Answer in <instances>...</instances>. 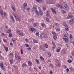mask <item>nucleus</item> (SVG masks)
<instances>
[{"label": "nucleus", "instance_id": "obj_1", "mask_svg": "<svg viewBox=\"0 0 74 74\" xmlns=\"http://www.w3.org/2000/svg\"><path fill=\"white\" fill-rule=\"evenodd\" d=\"M40 37L41 38H45L47 37V35L46 34L44 33H42L40 35Z\"/></svg>", "mask_w": 74, "mask_h": 74}, {"label": "nucleus", "instance_id": "obj_2", "mask_svg": "<svg viewBox=\"0 0 74 74\" xmlns=\"http://www.w3.org/2000/svg\"><path fill=\"white\" fill-rule=\"evenodd\" d=\"M65 4L66 5L65 7V10L66 11H68V10H69L70 8H69V6H68V5H67L66 3Z\"/></svg>", "mask_w": 74, "mask_h": 74}, {"label": "nucleus", "instance_id": "obj_3", "mask_svg": "<svg viewBox=\"0 0 74 74\" xmlns=\"http://www.w3.org/2000/svg\"><path fill=\"white\" fill-rule=\"evenodd\" d=\"M15 18L16 21H18L19 22L21 21V20H20V18L18 17V16H17L16 18Z\"/></svg>", "mask_w": 74, "mask_h": 74}, {"label": "nucleus", "instance_id": "obj_4", "mask_svg": "<svg viewBox=\"0 0 74 74\" xmlns=\"http://www.w3.org/2000/svg\"><path fill=\"white\" fill-rule=\"evenodd\" d=\"M51 10L53 12V14H56V11H55V10L54 9H51Z\"/></svg>", "mask_w": 74, "mask_h": 74}, {"label": "nucleus", "instance_id": "obj_5", "mask_svg": "<svg viewBox=\"0 0 74 74\" xmlns=\"http://www.w3.org/2000/svg\"><path fill=\"white\" fill-rule=\"evenodd\" d=\"M15 58H17L18 60H21V57L20 56H19L18 57L17 56H15Z\"/></svg>", "mask_w": 74, "mask_h": 74}, {"label": "nucleus", "instance_id": "obj_6", "mask_svg": "<svg viewBox=\"0 0 74 74\" xmlns=\"http://www.w3.org/2000/svg\"><path fill=\"white\" fill-rule=\"evenodd\" d=\"M73 17H74L73 16L68 15L67 17V19H70V18H73Z\"/></svg>", "mask_w": 74, "mask_h": 74}, {"label": "nucleus", "instance_id": "obj_7", "mask_svg": "<svg viewBox=\"0 0 74 74\" xmlns=\"http://www.w3.org/2000/svg\"><path fill=\"white\" fill-rule=\"evenodd\" d=\"M33 8L35 11L37 10V6L36 5H33Z\"/></svg>", "mask_w": 74, "mask_h": 74}, {"label": "nucleus", "instance_id": "obj_8", "mask_svg": "<svg viewBox=\"0 0 74 74\" xmlns=\"http://www.w3.org/2000/svg\"><path fill=\"white\" fill-rule=\"evenodd\" d=\"M0 66L2 69L3 70H4V66H3V63L1 64Z\"/></svg>", "mask_w": 74, "mask_h": 74}, {"label": "nucleus", "instance_id": "obj_9", "mask_svg": "<svg viewBox=\"0 0 74 74\" xmlns=\"http://www.w3.org/2000/svg\"><path fill=\"white\" fill-rule=\"evenodd\" d=\"M0 14L2 16L3 15V10H0Z\"/></svg>", "mask_w": 74, "mask_h": 74}, {"label": "nucleus", "instance_id": "obj_10", "mask_svg": "<svg viewBox=\"0 0 74 74\" xmlns=\"http://www.w3.org/2000/svg\"><path fill=\"white\" fill-rule=\"evenodd\" d=\"M65 42H69V37H67L66 38H65Z\"/></svg>", "mask_w": 74, "mask_h": 74}, {"label": "nucleus", "instance_id": "obj_11", "mask_svg": "<svg viewBox=\"0 0 74 74\" xmlns=\"http://www.w3.org/2000/svg\"><path fill=\"white\" fill-rule=\"evenodd\" d=\"M13 15L15 17V18H16L18 16L17 14H16L15 13H13Z\"/></svg>", "mask_w": 74, "mask_h": 74}, {"label": "nucleus", "instance_id": "obj_12", "mask_svg": "<svg viewBox=\"0 0 74 74\" xmlns=\"http://www.w3.org/2000/svg\"><path fill=\"white\" fill-rule=\"evenodd\" d=\"M11 18V19L12 22H15V20H14V17L12 16H10Z\"/></svg>", "mask_w": 74, "mask_h": 74}, {"label": "nucleus", "instance_id": "obj_13", "mask_svg": "<svg viewBox=\"0 0 74 74\" xmlns=\"http://www.w3.org/2000/svg\"><path fill=\"white\" fill-rule=\"evenodd\" d=\"M29 30L30 32H33V30H34V29L30 28L29 29Z\"/></svg>", "mask_w": 74, "mask_h": 74}, {"label": "nucleus", "instance_id": "obj_14", "mask_svg": "<svg viewBox=\"0 0 74 74\" xmlns=\"http://www.w3.org/2000/svg\"><path fill=\"white\" fill-rule=\"evenodd\" d=\"M35 11L36 12V14L38 15H40V12H39L37 10H35Z\"/></svg>", "mask_w": 74, "mask_h": 74}, {"label": "nucleus", "instance_id": "obj_15", "mask_svg": "<svg viewBox=\"0 0 74 74\" xmlns=\"http://www.w3.org/2000/svg\"><path fill=\"white\" fill-rule=\"evenodd\" d=\"M44 47L46 48H48V46L47 44H46L45 45Z\"/></svg>", "mask_w": 74, "mask_h": 74}, {"label": "nucleus", "instance_id": "obj_16", "mask_svg": "<svg viewBox=\"0 0 74 74\" xmlns=\"http://www.w3.org/2000/svg\"><path fill=\"white\" fill-rule=\"evenodd\" d=\"M28 64H29V66H32V62H30V61H28Z\"/></svg>", "mask_w": 74, "mask_h": 74}, {"label": "nucleus", "instance_id": "obj_17", "mask_svg": "<svg viewBox=\"0 0 74 74\" xmlns=\"http://www.w3.org/2000/svg\"><path fill=\"white\" fill-rule=\"evenodd\" d=\"M14 55L12 53H11L9 55V56H13Z\"/></svg>", "mask_w": 74, "mask_h": 74}, {"label": "nucleus", "instance_id": "obj_18", "mask_svg": "<svg viewBox=\"0 0 74 74\" xmlns=\"http://www.w3.org/2000/svg\"><path fill=\"white\" fill-rule=\"evenodd\" d=\"M73 36H72V35L71 34H70L69 35V38L70 39H72L73 38Z\"/></svg>", "mask_w": 74, "mask_h": 74}, {"label": "nucleus", "instance_id": "obj_19", "mask_svg": "<svg viewBox=\"0 0 74 74\" xmlns=\"http://www.w3.org/2000/svg\"><path fill=\"white\" fill-rule=\"evenodd\" d=\"M33 41L34 43H38V41H37V40H33Z\"/></svg>", "mask_w": 74, "mask_h": 74}, {"label": "nucleus", "instance_id": "obj_20", "mask_svg": "<svg viewBox=\"0 0 74 74\" xmlns=\"http://www.w3.org/2000/svg\"><path fill=\"white\" fill-rule=\"evenodd\" d=\"M25 47H27V48H28L29 47V45L27 44H25Z\"/></svg>", "mask_w": 74, "mask_h": 74}, {"label": "nucleus", "instance_id": "obj_21", "mask_svg": "<svg viewBox=\"0 0 74 74\" xmlns=\"http://www.w3.org/2000/svg\"><path fill=\"white\" fill-rule=\"evenodd\" d=\"M67 62L68 63H71L72 62V60H71L70 59H69V60H68Z\"/></svg>", "mask_w": 74, "mask_h": 74}, {"label": "nucleus", "instance_id": "obj_22", "mask_svg": "<svg viewBox=\"0 0 74 74\" xmlns=\"http://www.w3.org/2000/svg\"><path fill=\"white\" fill-rule=\"evenodd\" d=\"M46 20L47 22H50V20H49V18H46Z\"/></svg>", "mask_w": 74, "mask_h": 74}, {"label": "nucleus", "instance_id": "obj_23", "mask_svg": "<svg viewBox=\"0 0 74 74\" xmlns=\"http://www.w3.org/2000/svg\"><path fill=\"white\" fill-rule=\"evenodd\" d=\"M40 59L41 60H42L43 61H44V58L42 57V56H40Z\"/></svg>", "mask_w": 74, "mask_h": 74}, {"label": "nucleus", "instance_id": "obj_24", "mask_svg": "<svg viewBox=\"0 0 74 74\" xmlns=\"http://www.w3.org/2000/svg\"><path fill=\"white\" fill-rule=\"evenodd\" d=\"M71 55L72 56H74V51H72Z\"/></svg>", "mask_w": 74, "mask_h": 74}, {"label": "nucleus", "instance_id": "obj_25", "mask_svg": "<svg viewBox=\"0 0 74 74\" xmlns=\"http://www.w3.org/2000/svg\"><path fill=\"white\" fill-rule=\"evenodd\" d=\"M65 30L66 32H68V31H69V29L68 28L66 27L65 28Z\"/></svg>", "mask_w": 74, "mask_h": 74}, {"label": "nucleus", "instance_id": "obj_26", "mask_svg": "<svg viewBox=\"0 0 74 74\" xmlns=\"http://www.w3.org/2000/svg\"><path fill=\"white\" fill-rule=\"evenodd\" d=\"M57 38V37H56V36L55 35L54 36H53V38L54 40H56Z\"/></svg>", "mask_w": 74, "mask_h": 74}, {"label": "nucleus", "instance_id": "obj_27", "mask_svg": "<svg viewBox=\"0 0 74 74\" xmlns=\"http://www.w3.org/2000/svg\"><path fill=\"white\" fill-rule=\"evenodd\" d=\"M26 66V64L25 63H23L22 64V66L23 67H24V66Z\"/></svg>", "mask_w": 74, "mask_h": 74}, {"label": "nucleus", "instance_id": "obj_28", "mask_svg": "<svg viewBox=\"0 0 74 74\" xmlns=\"http://www.w3.org/2000/svg\"><path fill=\"white\" fill-rule=\"evenodd\" d=\"M36 36H39V33H38V32L37 31L36 33Z\"/></svg>", "mask_w": 74, "mask_h": 74}, {"label": "nucleus", "instance_id": "obj_29", "mask_svg": "<svg viewBox=\"0 0 74 74\" xmlns=\"http://www.w3.org/2000/svg\"><path fill=\"white\" fill-rule=\"evenodd\" d=\"M37 26V23H34V27H36Z\"/></svg>", "mask_w": 74, "mask_h": 74}, {"label": "nucleus", "instance_id": "obj_30", "mask_svg": "<svg viewBox=\"0 0 74 74\" xmlns=\"http://www.w3.org/2000/svg\"><path fill=\"white\" fill-rule=\"evenodd\" d=\"M23 5L25 6V7H26V6H27V3H24L23 4Z\"/></svg>", "mask_w": 74, "mask_h": 74}, {"label": "nucleus", "instance_id": "obj_31", "mask_svg": "<svg viewBox=\"0 0 74 74\" xmlns=\"http://www.w3.org/2000/svg\"><path fill=\"white\" fill-rule=\"evenodd\" d=\"M62 6L63 7H65V3L63 2L62 4Z\"/></svg>", "mask_w": 74, "mask_h": 74}, {"label": "nucleus", "instance_id": "obj_32", "mask_svg": "<svg viewBox=\"0 0 74 74\" xmlns=\"http://www.w3.org/2000/svg\"><path fill=\"white\" fill-rule=\"evenodd\" d=\"M45 25V24H44V23H42L41 24V26L42 27H44V25Z\"/></svg>", "mask_w": 74, "mask_h": 74}, {"label": "nucleus", "instance_id": "obj_33", "mask_svg": "<svg viewBox=\"0 0 74 74\" xmlns=\"http://www.w3.org/2000/svg\"><path fill=\"white\" fill-rule=\"evenodd\" d=\"M12 9L14 11H15V8H14V7H12Z\"/></svg>", "mask_w": 74, "mask_h": 74}, {"label": "nucleus", "instance_id": "obj_34", "mask_svg": "<svg viewBox=\"0 0 74 74\" xmlns=\"http://www.w3.org/2000/svg\"><path fill=\"white\" fill-rule=\"evenodd\" d=\"M9 36L10 37H12V34L10 33L9 34Z\"/></svg>", "mask_w": 74, "mask_h": 74}, {"label": "nucleus", "instance_id": "obj_35", "mask_svg": "<svg viewBox=\"0 0 74 74\" xmlns=\"http://www.w3.org/2000/svg\"><path fill=\"white\" fill-rule=\"evenodd\" d=\"M5 50L6 51H8V47H5Z\"/></svg>", "mask_w": 74, "mask_h": 74}, {"label": "nucleus", "instance_id": "obj_36", "mask_svg": "<svg viewBox=\"0 0 74 74\" xmlns=\"http://www.w3.org/2000/svg\"><path fill=\"white\" fill-rule=\"evenodd\" d=\"M10 64H12V61L11 60H10Z\"/></svg>", "mask_w": 74, "mask_h": 74}, {"label": "nucleus", "instance_id": "obj_37", "mask_svg": "<svg viewBox=\"0 0 74 74\" xmlns=\"http://www.w3.org/2000/svg\"><path fill=\"white\" fill-rule=\"evenodd\" d=\"M11 32V30H9L8 31V33H10Z\"/></svg>", "mask_w": 74, "mask_h": 74}, {"label": "nucleus", "instance_id": "obj_38", "mask_svg": "<svg viewBox=\"0 0 74 74\" xmlns=\"http://www.w3.org/2000/svg\"><path fill=\"white\" fill-rule=\"evenodd\" d=\"M55 25H56V26H58V25H59V24H58V23H55Z\"/></svg>", "mask_w": 74, "mask_h": 74}, {"label": "nucleus", "instance_id": "obj_39", "mask_svg": "<svg viewBox=\"0 0 74 74\" xmlns=\"http://www.w3.org/2000/svg\"><path fill=\"white\" fill-rule=\"evenodd\" d=\"M43 10L44 11H45V10H46V8H45V7H43Z\"/></svg>", "mask_w": 74, "mask_h": 74}, {"label": "nucleus", "instance_id": "obj_40", "mask_svg": "<svg viewBox=\"0 0 74 74\" xmlns=\"http://www.w3.org/2000/svg\"><path fill=\"white\" fill-rule=\"evenodd\" d=\"M27 49L28 50V51H30L31 50V48L29 47V48H27Z\"/></svg>", "mask_w": 74, "mask_h": 74}, {"label": "nucleus", "instance_id": "obj_41", "mask_svg": "<svg viewBox=\"0 0 74 74\" xmlns=\"http://www.w3.org/2000/svg\"><path fill=\"white\" fill-rule=\"evenodd\" d=\"M57 67H60V63L58 64Z\"/></svg>", "mask_w": 74, "mask_h": 74}, {"label": "nucleus", "instance_id": "obj_42", "mask_svg": "<svg viewBox=\"0 0 74 74\" xmlns=\"http://www.w3.org/2000/svg\"><path fill=\"white\" fill-rule=\"evenodd\" d=\"M52 34H53V35H54V36H55V35H56V33H55V32H53Z\"/></svg>", "mask_w": 74, "mask_h": 74}, {"label": "nucleus", "instance_id": "obj_43", "mask_svg": "<svg viewBox=\"0 0 74 74\" xmlns=\"http://www.w3.org/2000/svg\"><path fill=\"white\" fill-rule=\"evenodd\" d=\"M56 31L57 32H59L60 30L59 29H56Z\"/></svg>", "mask_w": 74, "mask_h": 74}, {"label": "nucleus", "instance_id": "obj_44", "mask_svg": "<svg viewBox=\"0 0 74 74\" xmlns=\"http://www.w3.org/2000/svg\"><path fill=\"white\" fill-rule=\"evenodd\" d=\"M56 52H60V50L59 49H58L57 50H56Z\"/></svg>", "mask_w": 74, "mask_h": 74}, {"label": "nucleus", "instance_id": "obj_45", "mask_svg": "<svg viewBox=\"0 0 74 74\" xmlns=\"http://www.w3.org/2000/svg\"><path fill=\"white\" fill-rule=\"evenodd\" d=\"M21 53L22 54V55L23 54V50L22 49H21Z\"/></svg>", "mask_w": 74, "mask_h": 74}, {"label": "nucleus", "instance_id": "obj_46", "mask_svg": "<svg viewBox=\"0 0 74 74\" xmlns=\"http://www.w3.org/2000/svg\"><path fill=\"white\" fill-rule=\"evenodd\" d=\"M19 35L21 36H22V35H23V33H20L19 34Z\"/></svg>", "mask_w": 74, "mask_h": 74}, {"label": "nucleus", "instance_id": "obj_47", "mask_svg": "<svg viewBox=\"0 0 74 74\" xmlns=\"http://www.w3.org/2000/svg\"><path fill=\"white\" fill-rule=\"evenodd\" d=\"M60 5L59 4H58V5H57V7H58V8L60 7Z\"/></svg>", "mask_w": 74, "mask_h": 74}, {"label": "nucleus", "instance_id": "obj_48", "mask_svg": "<svg viewBox=\"0 0 74 74\" xmlns=\"http://www.w3.org/2000/svg\"><path fill=\"white\" fill-rule=\"evenodd\" d=\"M66 71L69 72V69L68 68H67L66 69Z\"/></svg>", "mask_w": 74, "mask_h": 74}, {"label": "nucleus", "instance_id": "obj_49", "mask_svg": "<svg viewBox=\"0 0 74 74\" xmlns=\"http://www.w3.org/2000/svg\"><path fill=\"white\" fill-rule=\"evenodd\" d=\"M65 27H68V25H67V24H65Z\"/></svg>", "mask_w": 74, "mask_h": 74}, {"label": "nucleus", "instance_id": "obj_50", "mask_svg": "<svg viewBox=\"0 0 74 74\" xmlns=\"http://www.w3.org/2000/svg\"><path fill=\"white\" fill-rule=\"evenodd\" d=\"M5 28H6L7 29H8V27L7 26H5Z\"/></svg>", "mask_w": 74, "mask_h": 74}, {"label": "nucleus", "instance_id": "obj_51", "mask_svg": "<svg viewBox=\"0 0 74 74\" xmlns=\"http://www.w3.org/2000/svg\"><path fill=\"white\" fill-rule=\"evenodd\" d=\"M29 70L30 71H32V68H30Z\"/></svg>", "mask_w": 74, "mask_h": 74}, {"label": "nucleus", "instance_id": "obj_52", "mask_svg": "<svg viewBox=\"0 0 74 74\" xmlns=\"http://www.w3.org/2000/svg\"><path fill=\"white\" fill-rule=\"evenodd\" d=\"M53 49H54L55 48V46L54 45L53 47Z\"/></svg>", "mask_w": 74, "mask_h": 74}, {"label": "nucleus", "instance_id": "obj_53", "mask_svg": "<svg viewBox=\"0 0 74 74\" xmlns=\"http://www.w3.org/2000/svg\"><path fill=\"white\" fill-rule=\"evenodd\" d=\"M28 39H25V41H26V42H28Z\"/></svg>", "mask_w": 74, "mask_h": 74}, {"label": "nucleus", "instance_id": "obj_54", "mask_svg": "<svg viewBox=\"0 0 74 74\" xmlns=\"http://www.w3.org/2000/svg\"><path fill=\"white\" fill-rule=\"evenodd\" d=\"M3 40L4 42H6V41H7V40H6L5 39H3Z\"/></svg>", "mask_w": 74, "mask_h": 74}, {"label": "nucleus", "instance_id": "obj_55", "mask_svg": "<svg viewBox=\"0 0 74 74\" xmlns=\"http://www.w3.org/2000/svg\"><path fill=\"white\" fill-rule=\"evenodd\" d=\"M31 21V22H33V21H34V19H32L31 20H30Z\"/></svg>", "mask_w": 74, "mask_h": 74}, {"label": "nucleus", "instance_id": "obj_56", "mask_svg": "<svg viewBox=\"0 0 74 74\" xmlns=\"http://www.w3.org/2000/svg\"><path fill=\"white\" fill-rule=\"evenodd\" d=\"M60 7L61 9H62V8H62V5H61L60 6Z\"/></svg>", "mask_w": 74, "mask_h": 74}, {"label": "nucleus", "instance_id": "obj_57", "mask_svg": "<svg viewBox=\"0 0 74 74\" xmlns=\"http://www.w3.org/2000/svg\"><path fill=\"white\" fill-rule=\"evenodd\" d=\"M39 13H41L42 12V11H41V10H39Z\"/></svg>", "mask_w": 74, "mask_h": 74}, {"label": "nucleus", "instance_id": "obj_58", "mask_svg": "<svg viewBox=\"0 0 74 74\" xmlns=\"http://www.w3.org/2000/svg\"><path fill=\"white\" fill-rule=\"evenodd\" d=\"M6 14H5V13L4 12L3 13V15L4 16H5V15Z\"/></svg>", "mask_w": 74, "mask_h": 74}, {"label": "nucleus", "instance_id": "obj_59", "mask_svg": "<svg viewBox=\"0 0 74 74\" xmlns=\"http://www.w3.org/2000/svg\"><path fill=\"white\" fill-rule=\"evenodd\" d=\"M40 15H41V16L42 15V12L40 13Z\"/></svg>", "mask_w": 74, "mask_h": 74}, {"label": "nucleus", "instance_id": "obj_60", "mask_svg": "<svg viewBox=\"0 0 74 74\" xmlns=\"http://www.w3.org/2000/svg\"><path fill=\"white\" fill-rule=\"evenodd\" d=\"M49 65L51 66H52V64H49Z\"/></svg>", "mask_w": 74, "mask_h": 74}, {"label": "nucleus", "instance_id": "obj_61", "mask_svg": "<svg viewBox=\"0 0 74 74\" xmlns=\"http://www.w3.org/2000/svg\"><path fill=\"white\" fill-rule=\"evenodd\" d=\"M36 62H37V63H38V62H39V61H38V60H36Z\"/></svg>", "mask_w": 74, "mask_h": 74}, {"label": "nucleus", "instance_id": "obj_62", "mask_svg": "<svg viewBox=\"0 0 74 74\" xmlns=\"http://www.w3.org/2000/svg\"><path fill=\"white\" fill-rule=\"evenodd\" d=\"M39 69H41V66H39Z\"/></svg>", "mask_w": 74, "mask_h": 74}, {"label": "nucleus", "instance_id": "obj_63", "mask_svg": "<svg viewBox=\"0 0 74 74\" xmlns=\"http://www.w3.org/2000/svg\"><path fill=\"white\" fill-rule=\"evenodd\" d=\"M47 13H48V14H49V13L50 12H49V11H47Z\"/></svg>", "mask_w": 74, "mask_h": 74}, {"label": "nucleus", "instance_id": "obj_64", "mask_svg": "<svg viewBox=\"0 0 74 74\" xmlns=\"http://www.w3.org/2000/svg\"><path fill=\"white\" fill-rule=\"evenodd\" d=\"M62 13L63 14H64V13H65V11H63Z\"/></svg>", "mask_w": 74, "mask_h": 74}]
</instances>
